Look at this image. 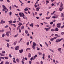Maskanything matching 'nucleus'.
Returning <instances> with one entry per match:
<instances>
[{"instance_id":"nucleus-46","label":"nucleus","mask_w":64,"mask_h":64,"mask_svg":"<svg viewBox=\"0 0 64 64\" xmlns=\"http://www.w3.org/2000/svg\"><path fill=\"white\" fill-rule=\"evenodd\" d=\"M37 55H36L34 56V58H36V57H37Z\"/></svg>"},{"instance_id":"nucleus-58","label":"nucleus","mask_w":64,"mask_h":64,"mask_svg":"<svg viewBox=\"0 0 64 64\" xmlns=\"http://www.w3.org/2000/svg\"><path fill=\"white\" fill-rule=\"evenodd\" d=\"M7 2L8 3H10V0H7Z\"/></svg>"},{"instance_id":"nucleus-7","label":"nucleus","mask_w":64,"mask_h":64,"mask_svg":"<svg viewBox=\"0 0 64 64\" xmlns=\"http://www.w3.org/2000/svg\"><path fill=\"white\" fill-rule=\"evenodd\" d=\"M50 28H51L50 27L49 28H45L44 29L45 30H46V31H49V29H50Z\"/></svg>"},{"instance_id":"nucleus-61","label":"nucleus","mask_w":64,"mask_h":64,"mask_svg":"<svg viewBox=\"0 0 64 64\" xmlns=\"http://www.w3.org/2000/svg\"><path fill=\"white\" fill-rule=\"evenodd\" d=\"M13 62L14 63H16V61L15 60H13Z\"/></svg>"},{"instance_id":"nucleus-21","label":"nucleus","mask_w":64,"mask_h":64,"mask_svg":"<svg viewBox=\"0 0 64 64\" xmlns=\"http://www.w3.org/2000/svg\"><path fill=\"white\" fill-rule=\"evenodd\" d=\"M18 27H20V26H21V25H22V23H19L18 24Z\"/></svg>"},{"instance_id":"nucleus-45","label":"nucleus","mask_w":64,"mask_h":64,"mask_svg":"<svg viewBox=\"0 0 64 64\" xmlns=\"http://www.w3.org/2000/svg\"><path fill=\"white\" fill-rule=\"evenodd\" d=\"M64 15H63V13H62L61 14V15L62 16H64Z\"/></svg>"},{"instance_id":"nucleus-15","label":"nucleus","mask_w":64,"mask_h":64,"mask_svg":"<svg viewBox=\"0 0 64 64\" xmlns=\"http://www.w3.org/2000/svg\"><path fill=\"white\" fill-rule=\"evenodd\" d=\"M30 49H31L29 48H28L26 49V51L27 52V50H30Z\"/></svg>"},{"instance_id":"nucleus-16","label":"nucleus","mask_w":64,"mask_h":64,"mask_svg":"<svg viewBox=\"0 0 64 64\" xmlns=\"http://www.w3.org/2000/svg\"><path fill=\"white\" fill-rule=\"evenodd\" d=\"M58 51H59V52H60V51H61V48H58Z\"/></svg>"},{"instance_id":"nucleus-55","label":"nucleus","mask_w":64,"mask_h":64,"mask_svg":"<svg viewBox=\"0 0 64 64\" xmlns=\"http://www.w3.org/2000/svg\"><path fill=\"white\" fill-rule=\"evenodd\" d=\"M37 50H40V48L37 47Z\"/></svg>"},{"instance_id":"nucleus-36","label":"nucleus","mask_w":64,"mask_h":64,"mask_svg":"<svg viewBox=\"0 0 64 64\" xmlns=\"http://www.w3.org/2000/svg\"><path fill=\"white\" fill-rule=\"evenodd\" d=\"M7 47H8V48H9V44H8V43H7Z\"/></svg>"},{"instance_id":"nucleus-32","label":"nucleus","mask_w":64,"mask_h":64,"mask_svg":"<svg viewBox=\"0 0 64 64\" xmlns=\"http://www.w3.org/2000/svg\"><path fill=\"white\" fill-rule=\"evenodd\" d=\"M50 50L51 52H53V53L54 52V51L53 50H52V49H49Z\"/></svg>"},{"instance_id":"nucleus-25","label":"nucleus","mask_w":64,"mask_h":64,"mask_svg":"<svg viewBox=\"0 0 64 64\" xmlns=\"http://www.w3.org/2000/svg\"><path fill=\"white\" fill-rule=\"evenodd\" d=\"M10 33V32L8 31L6 32V34H9Z\"/></svg>"},{"instance_id":"nucleus-37","label":"nucleus","mask_w":64,"mask_h":64,"mask_svg":"<svg viewBox=\"0 0 64 64\" xmlns=\"http://www.w3.org/2000/svg\"><path fill=\"white\" fill-rule=\"evenodd\" d=\"M4 36H5V34H3L2 35V37H3V38H4Z\"/></svg>"},{"instance_id":"nucleus-41","label":"nucleus","mask_w":64,"mask_h":64,"mask_svg":"<svg viewBox=\"0 0 64 64\" xmlns=\"http://www.w3.org/2000/svg\"><path fill=\"white\" fill-rule=\"evenodd\" d=\"M9 56H10V57L11 58L12 57V56L11 55V54H9Z\"/></svg>"},{"instance_id":"nucleus-64","label":"nucleus","mask_w":64,"mask_h":64,"mask_svg":"<svg viewBox=\"0 0 64 64\" xmlns=\"http://www.w3.org/2000/svg\"><path fill=\"white\" fill-rule=\"evenodd\" d=\"M8 27V26L7 25H6V26H4V27L5 28H7V27Z\"/></svg>"},{"instance_id":"nucleus-35","label":"nucleus","mask_w":64,"mask_h":64,"mask_svg":"<svg viewBox=\"0 0 64 64\" xmlns=\"http://www.w3.org/2000/svg\"><path fill=\"white\" fill-rule=\"evenodd\" d=\"M45 43L46 44V46H48V44H47V43L46 42H45Z\"/></svg>"},{"instance_id":"nucleus-11","label":"nucleus","mask_w":64,"mask_h":64,"mask_svg":"<svg viewBox=\"0 0 64 64\" xmlns=\"http://www.w3.org/2000/svg\"><path fill=\"white\" fill-rule=\"evenodd\" d=\"M19 52L20 53H22L23 52V50L22 49L19 50Z\"/></svg>"},{"instance_id":"nucleus-51","label":"nucleus","mask_w":64,"mask_h":64,"mask_svg":"<svg viewBox=\"0 0 64 64\" xmlns=\"http://www.w3.org/2000/svg\"><path fill=\"white\" fill-rule=\"evenodd\" d=\"M29 42L26 43V44L27 45H29Z\"/></svg>"},{"instance_id":"nucleus-47","label":"nucleus","mask_w":64,"mask_h":64,"mask_svg":"<svg viewBox=\"0 0 64 64\" xmlns=\"http://www.w3.org/2000/svg\"><path fill=\"white\" fill-rule=\"evenodd\" d=\"M2 53H4V54H5V51H3L2 52Z\"/></svg>"},{"instance_id":"nucleus-4","label":"nucleus","mask_w":64,"mask_h":64,"mask_svg":"<svg viewBox=\"0 0 64 64\" xmlns=\"http://www.w3.org/2000/svg\"><path fill=\"white\" fill-rule=\"evenodd\" d=\"M61 24L60 23H59V24H57V27L58 28H60V26L61 25Z\"/></svg>"},{"instance_id":"nucleus-49","label":"nucleus","mask_w":64,"mask_h":64,"mask_svg":"<svg viewBox=\"0 0 64 64\" xmlns=\"http://www.w3.org/2000/svg\"><path fill=\"white\" fill-rule=\"evenodd\" d=\"M10 15H11L12 14V12H10V14H9Z\"/></svg>"},{"instance_id":"nucleus-59","label":"nucleus","mask_w":64,"mask_h":64,"mask_svg":"<svg viewBox=\"0 0 64 64\" xmlns=\"http://www.w3.org/2000/svg\"><path fill=\"white\" fill-rule=\"evenodd\" d=\"M40 16H42V14L40 13L39 14Z\"/></svg>"},{"instance_id":"nucleus-18","label":"nucleus","mask_w":64,"mask_h":64,"mask_svg":"<svg viewBox=\"0 0 64 64\" xmlns=\"http://www.w3.org/2000/svg\"><path fill=\"white\" fill-rule=\"evenodd\" d=\"M30 26H32V27H33V23L31 24H30Z\"/></svg>"},{"instance_id":"nucleus-29","label":"nucleus","mask_w":64,"mask_h":64,"mask_svg":"<svg viewBox=\"0 0 64 64\" xmlns=\"http://www.w3.org/2000/svg\"><path fill=\"white\" fill-rule=\"evenodd\" d=\"M63 39V38H62L60 40H59V39H58V42H60V41H61V40H62V39Z\"/></svg>"},{"instance_id":"nucleus-43","label":"nucleus","mask_w":64,"mask_h":64,"mask_svg":"<svg viewBox=\"0 0 64 64\" xmlns=\"http://www.w3.org/2000/svg\"><path fill=\"white\" fill-rule=\"evenodd\" d=\"M18 34L16 35H15L14 36V37H17V36H18Z\"/></svg>"},{"instance_id":"nucleus-62","label":"nucleus","mask_w":64,"mask_h":64,"mask_svg":"<svg viewBox=\"0 0 64 64\" xmlns=\"http://www.w3.org/2000/svg\"><path fill=\"white\" fill-rule=\"evenodd\" d=\"M4 62L2 61L1 62V63H0V64H3V62Z\"/></svg>"},{"instance_id":"nucleus-31","label":"nucleus","mask_w":64,"mask_h":64,"mask_svg":"<svg viewBox=\"0 0 64 64\" xmlns=\"http://www.w3.org/2000/svg\"><path fill=\"white\" fill-rule=\"evenodd\" d=\"M11 25H13V26H14L15 27H16V25H15V24H11Z\"/></svg>"},{"instance_id":"nucleus-57","label":"nucleus","mask_w":64,"mask_h":64,"mask_svg":"<svg viewBox=\"0 0 64 64\" xmlns=\"http://www.w3.org/2000/svg\"><path fill=\"white\" fill-rule=\"evenodd\" d=\"M29 63L30 64H31V63H32V62H31V61H29Z\"/></svg>"},{"instance_id":"nucleus-13","label":"nucleus","mask_w":64,"mask_h":64,"mask_svg":"<svg viewBox=\"0 0 64 64\" xmlns=\"http://www.w3.org/2000/svg\"><path fill=\"white\" fill-rule=\"evenodd\" d=\"M8 22L9 24H10V23L11 24V23L13 22H12V20H10V21H8Z\"/></svg>"},{"instance_id":"nucleus-39","label":"nucleus","mask_w":64,"mask_h":64,"mask_svg":"<svg viewBox=\"0 0 64 64\" xmlns=\"http://www.w3.org/2000/svg\"><path fill=\"white\" fill-rule=\"evenodd\" d=\"M19 30L20 33H21V29H20V28H19Z\"/></svg>"},{"instance_id":"nucleus-9","label":"nucleus","mask_w":64,"mask_h":64,"mask_svg":"<svg viewBox=\"0 0 64 64\" xmlns=\"http://www.w3.org/2000/svg\"><path fill=\"white\" fill-rule=\"evenodd\" d=\"M54 30L56 32V31H59V29L58 28H56Z\"/></svg>"},{"instance_id":"nucleus-10","label":"nucleus","mask_w":64,"mask_h":64,"mask_svg":"<svg viewBox=\"0 0 64 64\" xmlns=\"http://www.w3.org/2000/svg\"><path fill=\"white\" fill-rule=\"evenodd\" d=\"M31 57V55L30 53H29L28 55V58H30Z\"/></svg>"},{"instance_id":"nucleus-53","label":"nucleus","mask_w":64,"mask_h":64,"mask_svg":"<svg viewBox=\"0 0 64 64\" xmlns=\"http://www.w3.org/2000/svg\"><path fill=\"white\" fill-rule=\"evenodd\" d=\"M46 2L47 3H48L49 2V1H48V0H46Z\"/></svg>"},{"instance_id":"nucleus-23","label":"nucleus","mask_w":64,"mask_h":64,"mask_svg":"<svg viewBox=\"0 0 64 64\" xmlns=\"http://www.w3.org/2000/svg\"><path fill=\"white\" fill-rule=\"evenodd\" d=\"M58 18L57 16H53L52 17V18L53 19H55V18Z\"/></svg>"},{"instance_id":"nucleus-6","label":"nucleus","mask_w":64,"mask_h":64,"mask_svg":"<svg viewBox=\"0 0 64 64\" xmlns=\"http://www.w3.org/2000/svg\"><path fill=\"white\" fill-rule=\"evenodd\" d=\"M5 22V21H3V20H2L1 21V22L0 23L1 24L2 23V24H3V23H4Z\"/></svg>"},{"instance_id":"nucleus-2","label":"nucleus","mask_w":64,"mask_h":64,"mask_svg":"<svg viewBox=\"0 0 64 64\" xmlns=\"http://www.w3.org/2000/svg\"><path fill=\"white\" fill-rule=\"evenodd\" d=\"M19 15L20 16H24L25 15L22 12H20L19 13Z\"/></svg>"},{"instance_id":"nucleus-27","label":"nucleus","mask_w":64,"mask_h":64,"mask_svg":"<svg viewBox=\"0 0 64 64\" xmlns=\"http://www.w3.org/2000/svg\"><path fill=\"white\" fill-rule=\"evenodd\" d=\"M14 7H16V8H18V6H16L15 5H14Z\"/></svg>"},{"instance_id":"nucleus-44","label":"nucleus","mask_w":64,"mask_h":64,"mask_svg":"<svg viewBox=\"0 0 64 64\" xmlns=\"http://www.w3.org/2000/svg\"><path fill=\"white\" fill-rule=\"evenodd\" d=\"M54 26H55V24H54L52 26V27H54Z\"/></svg>"},{"instance_id":"nucleus-40","label":"nucleus","mask_w":64,"mask_h":64,"mask_svg":"<svg viewBox=\"0 0 64 64\" xmlns=\"http://www.w3.org/2000/svg\"><path fill=\"white\" fill-rule=\"evenodd\" d=\"M55 12H56V11H54V12H53L51 14V15H53V14H54L55 13Z\"/></svg>"},{"instance_id":"nucleus-54","label":"nucleus","mask_w":64,"mask_h":64,"mask_svg":"<svg viewBox=\"0 0 64 64\" xmlns=\"http://www.w3.org/2000/svg\"><path fill=\"white\" fill-rule=\"evenodd\" d=\"M0 58H1L2 59H4V58L3 57L0 56Z\"/></svg>"},{"instance_id":"nucleus-56","label":"nucleus","mask_w":64,"mask_h":64,"mask_svg":"<svg viewBox=\"0 0 64 64\" xmlns=\"http://www.w3.org/2000/svg\"><path fill=\"white\" fill-rule=\"evenodd\" d=\"M62 35H64V32H61Z\"/></svg>"},{"instance_id":"nucleus-14","label":"nucleus","mask_w":64,"mask_h":64,"mask_svg":"<svg viewBox=\"0 0 64 64\" xmlns=\"http://www.w3.org/2000/svg\"><path fill=\"white\" fill-rule=\"evenodd\" d=\"M4 32V30H0V32Z\"/></svg>"},{"instance_id":"nucleus-30","label":"nucleus","mask_w":64,"mask_h":64,"mask_svg":"<svg viewBox=\"0 0 64 64\" xmlns=\"http://www.w3.org/2000/svg\"><path fill=\"white\" fill-rule=\"evenodd\" d=\"M36 11H39V8H36Z\"/></svg>"},{"instance_id":"nucleus-12","label":"nucleus","mask_w":64,"mask_h":64,"mask_svg":"<svg viewBox=\"0 0 64 64\" xmlns=\"http://www.w3.org/2000/svg\"><path fill=\"white\" fill-rule=\"evenodd\" d=\"M63 9V8H59V10L60 11H62V10Z\"/></svg>"},{"instance_id":"nucleus-34","label":"nucleus","mask_w":64,"mask_h":64,"mask_svg":"<svg viewBox=\"0 0 64 64\" xmlns=\"http://www.w3.org/2000/svg\"><path fill=\"white\" fill-rule=\"evenodd\" d=\"M5 64H9V62H6L5 63Z\"/></svg>"},{"instance_id":"nucleus-8","label":"nucleus","mask_w":64,"mask_h":64,"mask_svg":"<svg viewBox=\"0 0 64 64\" xmlns=\"http://www.w3.org/2000/svg\"><path fill=\"white\" fill-rule=\"evenodd\" d=\"M36 46V43L35 42H34L33 43V45L32 46V47H34V46Z\"/></svg>"},{"instance_id":"nucleus-26","label":"nucleus","mask_w":64,"mask_h":64,"mask_svg":"<svg viewBox=\"0 0 64 64\" xmlns=\"http://www.w3.org/2000/svg\"><path fill=\"white\" fill-rule=\"evenodd\" d=\"M50 17H51V16H50V17H49H49H46V18L47 19H50Z\"/></svg>"},{"instance_id":"nucleus-1","label":"nucleus","mask_w":64,"mask_h":64,"mask_svg":"<svg viewBox=\"0 0 64 64\" xmlns=\"http://www.w3.org/2000/svg\"><path fill=\"white\" fill-rule=\"evenodd\" d=\"M2 8H3L4 9H2L3 11H5V10H6L7 11H8V9H7V8H6V7H5V6L4 5H2Z\"/></svg>"},{"instance_id":"nucleus-63","label":"nucleus","mask_w":64,"mask_h":64,"mask_svg":"<svg viewBox=\"0 0 64 64\" xmlns=\"http://www.w3.org/2000/svg\"><path fill=\"white\" fill-rule=\"evenodd\" d=\"M55 36H57H57H58V34H55Z\"/></svg>"},{"instance_id":"nucleus-22","label":"nucleus","mask_w":64,"mask_h":64,"mask_svg":"<svg viewBox=\"0 0 64 64\" xmlns=\"http://www.w3.org/2000/svg\"><path fill=\"white\" fill-rule=\"evenodd\" d=\"M17 42L16 41L15 42H14V45H16V43H17Z\"/></svg>"},{"instance_id":"nucleus-42","label":"nucleus","mask_w":64,"mask_h":64,"mask_svg":"<svg viewBox=\"0 0 64 64\" xmlns=\"http://www.w3.org/2000/svg\"><path fill=\"white\" fill-rule=\"evenodd\" d=\"M4 58L6 59H8V58L7 57H4Z\"/></svg>"},{"instance_id":"nucleus-50","label":"nucleus","mask_w":64,"mask_h":64,"mask_svg":"<svg viewBox=\"0 0 64 64\" xmlns=\"http://www.w3.org/2000/svg\"><path fill=\"white\" fill-rule=\"evenodd\" d=\"M5 40L7 42H9V40Z\"/></svg>"},{"instance_id":"nucleus-3","label":"nucleus","mask_w":64,"mask_h":64,"mask_svg":"<svg viewBox=\"0 0 64 64\" xmlns=\"http://www.w3.org/2000/svg\"><path fill=\"white\" fill-rule=\"evenodd\" d=\"M57 37H54L53 38H52L50 39V40L51 41H54V40H55V39H57Z\"/></svg>"},{"instance_id":"nucleus-20","label":"nucleus","mask_w":64,"mask_h":64,"mask_svg":"<svg viewBox=\"0 0 64 64\" xmlns=\"http://www.w3.org/2000/svg\"><path fill=\"white\" fill-rule=\"evenodd\" d=\"M16 61L17 62H18V63H19V59L18 58H16Z\"/></svg>"},{"instance_id":"nucleus-17","label":"nucleus","mask_w":64,"mask_h":64,"mask_svg":"<svg viewBox=\"0 0 64 64\" xmlns=\"http://www.w3.org/2000/svg\"><path fill=\"white\" fill-rule=\"evenodd\" d=\"M60 7H63V4H62V2L61 3Z\"/></svg>"},{"instance_id":"nucleus-33","label":"nucleus","mask_w":64,"mask_h":64,"mask_svg":"<svg viewBox=\"0 0 64 64\" xmlns=\"http://www.w3.org/2000/svg\"><path fill=\"white\" fill-rule=\"evenodd\" d=\"M22 17L23 18H24V19H26V18H27V17H25V16H21V17Z\"/></svg>"},{"instance_id":"nucleus-19","label":"nucleus","mask_w":64,"mask_h":64,"mask_svg":"<svg viewBox=\"0 0 64 64\" xmlns=\"http://www.w3.org/2000/svg\"><path fill=\"white\" fill-rule=\"evenodd\" d=\"M59 39H57L56 40V43H58V42H59V40H58Z\"/></svg>"},{"instance_id":"nucleus-28","label":"nucleus","mask_w":64,"mask_h":64,"mask_svg":"<svg viewBox=\"0 0 64 64\" xmlns=\"http://www.w3.org/2000/svg\"><path fill=\"white\" fill-rule=\"evenodd\" d=\"M51 31L52 32H53V31H55V30L54 29H51Z\"/></svg>"},{"instance_id":"nucleus-38","label":"nucleus","mask_w":64,"mask_h":64,"mask_svg":"<svg viewBox=\"0 0 64 64\" xmlns=\"http://www.w3.org/2000/svg\"><path fill=\"white\" fill-rule=\"evenodd\" d=\"M25 9L24 10V11H27V8H25Z\"/></svg>"},{"instance_id":"nucleus-48","label":"nucleus","mask_w":64,"mask_h":64,"mask_svg":"<svg viewBox=\"0 0 64 64\" xmlns=\"http://www.w3.org/2000/svg\"><path fill=\"white\" fill-rule=\"evenodd\" d=\"M50 25H52L53 24V22H50Z\"/></svg>"},{"instance_id":"nucleus-5","label":"nucleus","mask_w":64,"mask_h":64,"mask_svg":"<svg viewBox=\"0 0 64 64\" xmlns=\"http://www.w3.org/2000/svg\"><path fill=\"white\" fill-rule=\"evenodd\" d=\"M18 49H19V47L18 46H17L15 48L16 50H18Z\"/></svg>"},{"instance_id":"nucleus-60","label":"nucleus","mask_w":64,"mask_h":64,"mask_svg":"<svg viewBox=\"0 0 64 64\" xmlns=\"http://www.w3.org/2000/svg\"><path fill=\"white\" fill-rule=\"evenodd\" d=\"M6 35H7V36H8V37H9V34H6Z\"/></svg>"},{"instance_id":"nucleus-24","label":"nucleus","mask_w":64,"mask_h":64,"mask_svg":"<svg viewBox=\"0 0 64 64\" xmlns=\"http://www.w3.org/2000/svg\"><path fill=\"white\" fill-rule=\"evenodd\" d=\"M25 32L26 34H28V31L27 30H26L25 31Z\"/></svg>"},{"instance_id":"nucleus-52","label":"nucleus","mask_w":64,"mask_h":64,"mask_svg":"<svg viewBox=\"0 0 64 64\" xmlns=\"http://www.w3.org/2000/svg\"><path fill=\"white\" fill-rule=\"evenodd\" d=\"M38 54L39 55H42V54L40 52H38Z\"/></svg>"}]
</instances>
